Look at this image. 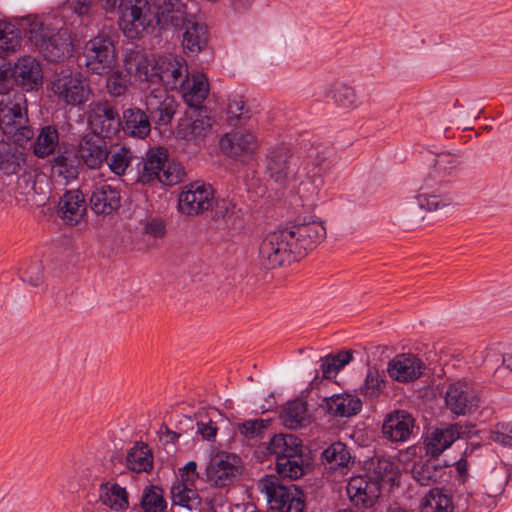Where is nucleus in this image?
I'll return each mask as SVG.
<instances>
[{"mask_svg":"<svg viewBox=\"0 0 512 512\" xmlns=\"http://www.w3.org/2000/svg\"><path fill=\"white\" fill-rule=\"evenodd\" d=\"M64 28L63 11L58 8L43 16L28 15L17 26L0 21V51L16 52L21 47V31L27 40L51 62H58L64 54V43L60 34Z\"/></svg>","mask_w":512,"mask_h":512,"instance_id":"obj_1","label":"nucleus"},{"mask_svg":"<svg viewBox=\"0 0 512 512\" xmlns=\"http://www.w3.org/2000/svg\"><path fill=\"white\" fill-rule=\"evenodd\" d=\"M326 237L321 221L295 223L268 233L259 246V260L268 269L284 266L315 249Z\"/></svg>","mask_w":512,"mask_h":512,"instance_id":"obj_2","label":"nucleus"},{"mask_svg":"<svg viewBox=\"0 0 512 512\" xmlns=\"http://www.w3.org/2000/svg\"><path fill=\"white\" fill-rule=\"evenodd\" d=\"M334 148L329 144L312 145L300 169L299 158L285 144L272 147L267 154V173L280 185L307 178L316 189L324 185L323 178L336 163Z\"/></svg>","mask_w":512,"mask_h":512,"instance_id":"obj_3","label":"nucleus"},{"mask_svg":"<svg viewBox=\"0 0 512 512\" xmlns=\"http://www.w3.org/2000/svg\"><path fill=\"white\" fill-rule=\"evenodd\" d=\"M188 65L180 56L167 55L158 59L141 57L136 64L135 77L148 85L162 84L165 89L178 90L188 81Z\"/></svg>","mask_w":512,"mask_h":512,"instance_id":"obj_4","label":"nucleus"},{"mask_svg":"<svg viewBox=\"0 0 512 512\" xmlns=\"http://www.w3.org/2000/svg\"><path fill=\"white\" fill-rule=\"evenodd\" d=\"M267 450L275 456V469L279 476L298 479L305 474L302 441L297 436L274 435Z\"/></svg>","mask_w":512,"mask_h":512,"instance_id":"obj_5","label":"nucleus"},{"mask_svg":"<svg viewBox=\"0 0 512 512\" xmlns=\"http://www.w3.org/2000/svg\"><path fill=\"white\" fill-rule=\"evenodd\" d=\"M184 176V167L178 162L170 161L167 149L158 146L147 151L138 181L142 184L158 181L165 185H175L182 181Z\"/></svg>","mask_w":512,"mask_h":512,"instance_id":"obj_6","label":"nucleus"},{"mask_svg":"<svg viewBox=\"0 0 512 512\" xmlns=\"http://www.w3.org/2000/svg\"><path fill=\"white\" fill-rule=\"evenodd\" d=\"M269 508L278 512H303L305 500L295 485L286 486L274 475H267L258 483Z\"/></svg>","mask_w":512,"mask_h":512,"instance_id":"obj_7","label":"nucleus"},{"mask_svg":"<svg viewBox=\"0 0 512 512\" xmlns=\"http://www.w3.org/2000/svg\"><path fill=\"white\" fill-rule=\"evenodd\" d=\"M119 25L129 38H139L153 24L152 0H121Z\"/></svg>","mask_w":512,"mask_h":512,"instance_id":"obj_8","label":"nucleus"},{"mask_svg":"<svg viewBox=\"0 0 512 512\" xmlns=\"http://www.w3.org/2000/svg\"><path fill=\"white\" fill-rule=\"evenodd\" d=\"M242 470L241 458L229 452H219L211 458L207 468V481L214 487L225 488L233 484Z\"/></svg>","mask_w":512,"mask_h":512,"instance_id":"obj_9","label":"nucleus"},{"mask_svg":"<svg viewBox=\"0 0 512 512\" xmlns=\"http://www.w3.org/2000/svg\"><path fill=\"white\" fill-rule=\"evenodd\" d=\"M25 102L24 94L13 92L4 94L0 99V129L6 135H14L21 131L23 136L29 138L30 131L26 129V115L22 112Z\"/></svg>","mask_w":512,"mask_h":512,"instance_id":"obj_10","label":"nucleus"},{"mask_svg":"<svg viewBox=\"0 0 512 512\" xmlns=\"http://www.w3.org/2000/svg\"><path fill=\"white\" fill-rule=\"evenodd\" d=\"M85 66L95 74H108L115 62L114 46L106 36L89 40L84 47Z\"/></svg>","mask_w":512,"mask_h":512,"instance_id":"obj_11","label":"nucleus"},{"mask_svg":"<svg viewBox=\"0 0 512 512\" xmlns=\"http://www.w3.org/2000/svg\"><path fill=\"white\" fill-rule=\"evenodd\" d=\"M214 204V190L210 184L195 181L186 185L181 192L178 206L181 213L186 215L201 214Z\"/></svg>","mask_w":512,"mask_h":512,"instance_id":"obj_12","label":"nucleus"},{"mask_svg":"<svg viewBox=\"0 0 512 512\" xmlns=\"http://www.w3.org/2000/svg\"><path fill=\"white\" fill-rule=\"evenodd\" d=\"M479 396L474 385L468 381L451 383L445 392V404L456 416L474 412L479 406Z\"/></svg>","mask_w":512,"mask_h":512,"instance_id":"obj_13","label":"nucleus"},{"mask_svg":"<svg viewBox=\"0 0 512 512\" xmlns=\"http://www.w3.org/2000/svg\"><path fill=\"white\" fill-rule=\"evenodd\" d=\"M88 124L91 133L103 138H112L119 132L121 122L117 110L107 101L90 105Z\"/></svg>","mask_w":512,"mask_h":512,"instance_id":"obj_14","label":"nucleus"},{"mask_svg":"<svg viewBox=\"0 0 512 512\" xmlns=\"http://www.w3.org/2000/svg\"><path fill=\"white\" fill-rule=\"evenodd\" d=\"M350 501L357 507H372L380 495L379 479H372L369 474L351 477L347 487Z\"/></svg>","mask_w":512,"mask_h":512,"instance_id":"obj_15","label":"nucleus"},{"mask_svg":"<svg viewBox=\"0 0 512 512\" xmlns=\"http://www.w3.org/2000/svg\"><path fill=\"white\" fill-rule=\"evenodd\" d=\"M145 107L150 117L158 125H167L172 120L177 103L164 88H154L145 98Z\"/></svg>","mask_w":512,"mask_h":512,"instance_id":"obj_16","label":"nucleus"},{"mask_svg":"<svg viewBox=\"0 0 512 512\" xmlns=\"http://www.w3.org/2000/svg\"><path fill=\"white\" fill-rule=\"evenodd\" d=\"M219 146L222 152L234 159L244 160L255 153L258 147L256 137L246 130H236L224 134Z\"/></svg>","mask_w":512,"mask_h":512,"instance_id":"obj_17","label":"nucleus"},{"mask_svg":"<svg viewBox=\"0 0 512 512\" xmlns=\"http://www.w3.org/2000/svg\"><path fill=\"white\" fill-rule=\"evenodd\" d=\"M212 122L206 108L191 109L186 112V118L179 123L177 135L186 141L202 140L210 131Z\"/></svg>","mask_w":512,"mask_h":512,"instance_id":"obj_18","label":"nucleus"},{"mask_svg":"<svg viewBox=\"0 0 512 512\" xmlns=\"http://www.w3.org/2000/svg\"><path fill=\"white\" fill-rule=\"evenodd\" d=\"M448 467V463L425 455L414 462L411 473L420 485L430 486L448 480Z\"/></svg>","mask_w":512,"mask_h":512,"instance_id":"obj_19","label":"nucleus"},{"mask_svg":"<svg viewBox=\"0 0 512 512\" xmlns=\"http://www.w3.org/2000/svg\"><path fill=\"white\" fill-rule=\"evenodd\" d=\"M424 362L414 354H400L389 361L388 375L395 381L407 383L417 380L425 370Z\"/></svg>","mask_w":512,"mask_h":512,"instance_id":"obj_20","label":"nucleus"},{"mask_svg":"<svg viewBox=\"0 0 512 512\" xmlns=\"http://www.w3.org/2000/svg\"><path fill=\"white\" fill-rule=\"evenodd\" d=\"M153 23L161 28L180 27L186 16V6L180 0H152Z\"/></svg>","mask_w":512,"mask_h":512,"instance_id":"obj_21","label":"nucleus"},{"mask_svg":"<svg viewBox=\"0 0 512 512\" xmlns=\"http://www.w3.org/2000/svg\"><path fill=\"white\" fill-rule=\"evenodd\" d=\"M415 428L414 419L406 411L398 410L387 415L382 426L385 438L395 443L410 439Z\"/></svg>","mask_w":512,"mask_h":512,"instance_id":"obj_22","label":"nucleus"},{"mask_svg":"<svg viewBox=\"0 0 512 512\" xmlns=\"http://www.w3.org/2000/svg\"><path fill=\"white\" fill-rule=\"evenodd\" d=\"M11 73L16 83L26 91L37 89L43 82L40 63L32 56L21 57L13 70L11 69Z\"/></svg>","mask_w":512,"mask_h":512,"instance_id":"obj_23","label":"nucleus"},{"mask_svg":"<svg viewBox=\"0 0 512 512\" xmlns=\"http://www.w3.org/2000/svg\"><path fill=\"white\" fill-rule=\"evenodd\" d=\"M104 139L96 133H88L81 138L77 154L87 167L99 168L107 158V144Z\"/></svg>","mask_w":512,"mask_h":512,"instance_id":"obj_24","label":"nucleus"},{"mask_svg":"<svg viewBox=\"0 0 512 512\" xmlns=\"http://www.w3.org/2000/svg\"><path fill=\"white\" fill-rule=\"evenodd\" d=\"M461 426L449 425L445 428H436L425 440L426 456L438 458V456L449 448L459 437Z\"/></svg>","mask_w":512,"mask_h":512,"instance_id":"obj_25","label":"nucleus"},{"mask_svg":"<svg viewBox=\"0 0 512 512\" xmlns=\"http://www.w3.org/2000/svg\"><path fill=\"white\" fill-rule=\"evenodd\" d=\"M120 190L110 184L95 187L90 197L91 209L96 214L109 215L120 207Z\"/></svg>","mask_w":512,"mask_h":512,"instance_id":"obj_26","label":"nucleus"},{"mask_svg":"<svg viewBox=\"0 0 512 512\" xmlns=\"http://www.w3.org/2000/svg\"><path fill=\"white\" fill-rule=\"evenodd\" d=\"M180 90H182L184 102L191 109L204 108L202 103L205 101L209 93L208 79L202 73L192 74L191 77L188 76V81Z\"/></svg>","mask_w":512,"mask_h":512,"instance_id":"obj_27","label":"nucleus"},{"mask_svg":"<svg viewBox=\"0 0 512 512\" xmlns=\"http://www.w3.org/2000/svg\"><path fill=\"white\" fill-rule=\"evenodd\" d=\"M171 501L175 506L194 511L200 508L202 497L196 484L174 480L170 488Z\"/></svg>","mask_w":512,"mask_h":512,"instance_id":"obj_28","label":"nucleus"},{"mask_svg":"<svg viewBox=\"0 0 512 512\" xmlns=\"http://www.w3.org/2000/svg\"><path fill=\"white\" fill-rule=\"evenodd\" d=\"M323 402L326 411L336 417L356 415L362 408V402L358 397L346 393L324 398Z\"/></svg>","mask_w":512,"mask_h":512,"instance_id":"obj_29","label":"nucleus"},{"mask_svg":"<svg viewBox=\"0 0 512 512\" xmlns=\"http://www.w3.org/2000/svg\"><path fill=\"white\" fill-rule=\"evenodd\" d=\"M185 28L183 33V48L191 53L200 52L207 43L206 26L195 18L185 19L182 25Z\"/></svg>","mask_w":512,"mask_h":512,"instance_id":"obj_30","label":"nucleus"},{"mask_svg":"<svg viewBox=\"0 0 512 512\" xmlns=\"http://www.w3.org/2000/svg\"><path fill=\"white\" fill-rule=\"evenodd\" d=\"M125 134L143 139L151 130L148 115L139 108H128L123 112Z\"/></svg>","mask_w":512,"mask_h":512,"instance_id":"obj_31","label":"nucleus"},{"mask_svg":"<svg viewBox=\"0 0 512 512\" xmlns=\"http://www.w3.org/2000/svg\"><path fill=\"white\" fill-rule=\"evenodd\" d=\"M91 89L88 80L81 73L66 77V105L81 106L90 98Z\"/></svg>","mask_w":512,"mask_h":512,"instance_id":"obj_32","label":"nucleus"},{"mask_svg":"<svg viewBox=\"0 0 512 512\" xmlns=\"http://www.w3.org/2000/svg\"><path fill=\"white\" fill-rule=\"evenodd\" d=\"M126 467L134 473L151 471L153 455L149 446L144 442H135L127 452Z\"/></svg>","mask_w":512,"mask_h":512,"instance_id":"obj_33","label":"nucleus"},{"mask_svg":"<svg viewBox=\"0 0 512 512\" xmlns=\"http://www.w3.org/2000/svg\"><path fill=\"white\" fill-rule=\"evenodd\" d=\"M99 497L104 505L114 511H122L129 507L128 493L118 483L106 482L101 484Z\"/></svg>","mask_w":512,"mask_h":512,"instance_id":"obj_34","label":"nucleus"},{"mask_svg":"<svg viewBox=\"0 0 512 512\" xmlns=\"http://www.w3.org/2000/svg\"><path fill=\"white\" fill-rule=\"evenodd\" d=\"M24 164L23 153L14 144L5 141L0 142V170L7 174H16Z\"/></svg>","mask_w":512,"mask_h":512,"instance_id":"obj_35","label":"nucleus"},{"mask_svg":"<svg viewBox=\"0 0 512 512\" xmlns=\"http://www.w3.org/2000/svg\"><path fill=\"white\" fill-rule=\"evenodd\" d=\"M87 204L83 192L71 188L66 190V225H76L85 216Z\"/></svg>","mask_w":512,"mask_h":512,"instance_id":"obj_36","label":"nucleus"},{"mask_svg":"<svg viewBox=\"0 0 512 512\" xmlns=\"http://www.w3.org/2000/svg\"><path fill=\"white\" fill-rule=\"evenodd\" d=\"M454 504L451 495L440 488L431 489L423 498L421 512H453Z\"/></svg>","mask_w":512,"mask_h":512,"instance_id":"obj_37","label":"nucleus"},{"mask_svg":"<svg viewBox=\"0 0 512 512\" xmlns=\"http://www.w3.org/2000/svg\"><path fill=\"white\" fill-rule=\"evenodd\" d=\"M281 419L290 429L305 426L308 421L306 402L301 399L288 402L281 412Z\"/></svg>","mask_w":512,"mask_h":512,"instance_id":"obj_38","label":"nucleus"},{"mask_svg":"<svg viewBox=\"0 0 512 512\" xmlns=\"http://www.w3.org/2000/svg\"><path fill=\"white\" fill-rule=\"evenodd\" d=\"M428 186L429 184L426 183V187L421 188V192L415 197V200L408 203L407 210L418 208L419 210L434 211L450 205L449 197L430 193L427 190Z\"/></svg>","mask_w":512,"mask_h":512,"instance_id":"obj_39","label":"nucleus"},{"mask_svg":"<svg viewBox=\"0 0 512 512\" xmlns=\"http://www.w3.org/2000/svg\"><path fill=\"white\" fill-rule=\"evenodd\" d=\"M134 159L133 152L125 147H113L107 150L106 161L110 171L117 176L125 175Z\"/></svg>","mask_w":512,"mask_h":512,"instance_id":"obj_40","label":"nucleus"},{"mask_svg":"<svg viewBox=\"0 0 512 512\" xmlns=\"http://www.w3.org/2000/svg\"><path fill=\"white\" fill-rule=\"evenodd\" d=\"M322 458L329 469H345L351 461V455L347 446L342 442L332 443L323 453Z\"/></svg>","mask_w":512,"mask_h":512,"instance_id":"obj_41","label":"nucleus"},{"mask_svg":"<svg viewBox=\"0 0 512 512\" xmlns=\"http://www.w3.org/2000/svg\"><path fill=\"white\" fill-rule=\"evenodd\" d=\"M141 508L146 512H165L167 502L163 489L156 485L145 487L141 496Z\"/></svg>","mask_w":512,"mask_h":512,"instance_id":"obj_42","label":"nucleus"},{"mask_svg":"<svg viewBox=\"0 0 512 512\" xmlns=\"http://www.w3.org/2000/svg\"><path fill=\"white\" fill-rule=\"evenodd\" d=\"M351 351H341L336 355H328L322 359L320 370L325 379L335 378L338 372L352 361Z\"/></svg>","mask_w":512,"mask_h":512,"instance_id":"obj_43","label":"nucleus"},{"mask_svg":"<svg viewBox=\"0 0 512 512\" xmlns=\"http://www.w3.org/2000/svg\"><path fill=\"white\" fill-rule=\"evenodd\" d=\"M59 143L58 132L51 126L42 128L34 144V153L38 157H45L54 152Z\"/></svg>","mask_w":512,"mask_h":512,"instance_id":"obj_44","label":"nucleus"},{"mask_svg":"<svg viewBox=\"0 0 512 512\" xmlns=\"http://www.w3.org/2000/svg\"><path fill=\"white\" fill-rule=\"evenodd\" d=\"M459 164L460 159L457 155L450 152L441 153L435 159L433 173L435 177H440L439 182H442L444 177L453 174Z\"/></svg>","mask_w":512,"mask_h":512,"instance_id":"obj_45","label":"nucleus"},{"mask_svg":"<svg viewBox=\"0 0 512 512\" xmlns=\"http://www.w3.org/2000/svg\"><path fill=\"white\" fill-rule=\"evenodd\" d=\"M19 277L33 287H38L43 282V265L40 260L31 261L19 270Z\"/></svg>","mask_w":512,"mask_h":512,"instance_id":"obj_46","label":"nucleus"},{"mask_svg":"<svg viewBox=\"0 0 512 512\" xmlns=\"http://www.w3.org/2000/svg\"><path fill=\"white\" fill-rule=\"evenodd\" d=\"M334 102L344 108H355L358 105V98L355 90L345 84H341L333 90Z\"/></svg>","mask_w":512,"mask_h":512,"instance_id":"obj_47","label":"nucleus"},{"mask_svg":"<svg viewBox=\"0 0 512 512\" xmlns=\"http://www.w3.org/2000/svg\"><path fill=\"white\" fill-rule=\"evenodd\" d=\"M269 425L270 420L250 419L239 425V431L247 439H256L262 437Z\"/></svg>","mask_w":512,"mask_h":512,"instance_id":"obj_48","label":"nucleus"},{"mask_svg":"<svg viewBox=\"0 0 512 512\" xmlns=\"http://www.w3.org/2000/svg\"><path fill=\"white\" fill-rule=\"evenodd\" d=\"M229 121L236 124H245L251 118L249 109L241 98H234L228 104Z\"/></svg>","mask_w":512,"mask_h":512,"instance_id":"obj_49","label":"nucleus"},{"mask_svg":"<svg viewBox=\"0 0 512 512\" xmlns=\"http://www.w3.org/2000/svg\"><path fill=\"white\" fill-rule=\"evenodd\" d=\"M385 387L384 380L377 371L369 370L365 382L361 387V393L369 398L378 397Z\"/></svg>","mask_w":512,"mask_h":512,"instance_id":"obj_50","label":"nucleus"},{"mask_svg":"<svg viewBox=\"0 0 512 512\" xmlns=\"http://www.w3.org/2000/svg\"><path fill=\"white\" fill-rule=\"evenodd\" d=\"M490 439L497 444L512 448V421L496 423L490 430Z\"/></svg>","mask_w":512,"mask_h":512,"instance_id":"obj_51","label":"nucleus"},{"mask_svg":"<svg viewBox=\"0 0 512 512\" xmlns=\"http://www.w3.org/2000/svg\"><path fill=\"white\" fill-rule=\"evenodd\" d=\"M214 206V217L230 219L234 218L233 222L236 223L237 219L240 218L239 210H236V205L230 199L216 200Z\"/></svg>","mask_w":512,"mask_h":512,"instance_id":"obj_52","label":"nucleus"},{"mask_svg":"<svg viewBox=\"0 0 512 512\" xmlns=\"http://www.w3.org/2000/svg\"><path fill=\"white\" fill-rule=\"evenodd\" d=\"M107 90L113 96H121L128 87L127 75L120 71L113 72L107 79Z\"/></svg>","mask_w":512,"mask_h":512,"instance_id":"obj_53","label":"nucleus"},{"mask_svg":"<svg viewBox=\"0 0 512 512\" xmlns=\"http://www.w3.org/2000/svg\"><path fill=\"white\" fill-rule=\"evenodd\" d=\"M374 476L372 479H379V485L381 486V482L383 479L394 471V464L388 459L385 458H377L376 463L374 460L372 461Z\"/></svg>","mask_w":512,"mask_h":512,"instance_id":"obj_54","label":"nucleus"},{"mask_svg":"<svg viewBox=\"0 0 512 512\" xmlns=\"http://www.w3.org/2000/svg\"><path fill=\"white\" fill-rule=\"evenodd\" d=\"M201 497L211 510L223 507L226 502V496L222 491H202Z\"/></svg>","mask_w":512,"mask_h":512,"instance_id":"obj_55","label":"nucleus"},{"mask_svg":"<svg viewBox=\"0 0 512 512\" xmlns=\"http://www.w3.org/2000/svg\"><path fill=\"white\" fill-rule=\"evenodd\" d=\"M166 231L165 223L160 218L148 219L144 226L145 234H148L154 238H161L164 236Z\"/></svg>","mask_w":512,"mask_h":512,"instance_id":"obj_56","label":"nucleus"},{"mask_svg":"<svg viewBox=\"0 0 512 512\" xmlns=\"http://www.w3.org/2000/svg\"><path fill=\"white\" fill-rule=\"evenodd\" d=\"M198 478L197 463L195 461H189L183 468L179 469V476L176 480L195 484Z\"/></svg>","mask_w":512,"mask_h":512,"instance_id":"obj_57","label":"nucleus"},{"mask_svg":"<svg viewBox=\"0 0 512 512\" xmlns=\"http://www.w3.org/2000/svg\"><path fill=\"white\" fill-rule=\"evenodd\" d=\"M197 431L202 435L203 439L211 441L216 437L217 426L212 420L207 422H197Z\"/></svg>","mask_w":512,"mask_h":512,"instance_id":"obj_58","label":"nucleus"},{"mask_svg":"<svg viewBox=\"0 0 512 512\" xmlns=\"http://www.w3.org/2000/svg\"><path fill=\"white\" fill-rule=\"evenodd\" d=\"M66 3H69L73 14L80 18L88 15L91 8V0H68Z\"/></svg>","mask_w":512,"mask_h":512,"instance_id":"obj_59","label":"nucleus"},{"mask_svg":"<svg viewBox=\"0 0 512 512\" xmlns=\"http://www.w3.org/2000/svg\"><path fill=\"white\" fill-rule=\"evenodd\" d=\"M471 502L473 504H484L486 507V510H490L496 506V499L490 495L484 496L479 494H471L470 495Z\"/></svg>","mask_w":512,"mask_h":512,"instance_id":"obj_60","label":"nucleus"},{"mask_svg":"<svg viewBox=\"0 0 512 512\" xmlns=\"http://www.w3.org/2000/svg\"><path fill=\"white\" fill-rule=\"evenodd\" d=\"M11 66L6 59L0 56V87H4L11 75Z\"/></svg>","mask_w":512,"mask_h":512,"instance_id":"obj_61","label":"nucleus"},{"mask_svg":"<svg viewBox=\"0 0 512 512\" xmlns=\"http://www.w3.org/2000/svg\"><path fill=\"white\" fill-rule=\"evenodd\" d=\"M52 170L54 174L59 176L64 174V155H58L52 164Z\"/></svg>","mask_w":512,"mask_h":512,"instance_id":"obj_62","label":"nucleus"},{"mask_svg":"<svg viewBox=\"0 0 512 512\" xmlns=\"http://www.w3.org/2000/svg\"><path fill=\"white\" fill-rule=\"evenodd\" d=\"M504 370H508L512 375V356H502V366L497 367L495 373L500 375Z\"/></svg>","mask_w":512,"mask_h":512,"instance_id":"obj_63","label":"nucleus"},{"mask_svg":"<svg viewBox=\"0 0 512 512\" xmlns=\"http://www.w3.org/2000/svg\"><path fill=\"white\" fill-rule=\"evenodd\" d=\"M456 469L463 481H465L467 475H468V463L464 459H460L456 463Z\"/></svg>","mask_w":512,"mask_h":512,"instance_id":"obj_64","label":"nucleus"}]
</instances>
